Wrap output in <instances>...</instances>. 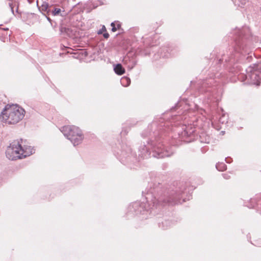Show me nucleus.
I'll return each mask as SVG.
<instances>
[{
  "instance_id": "9b49d317",
  "label": "nucleus",
  "mask_w": 261,
  "mask_h": 261,
  "mask_svg": "<svg viewBox=\"0 0 261 261\" xmlns=\"http://www.w3.org/2000/svg\"><path fill=\"white\" fill-rule=\"evenodd\" d=\"M123 64L127 65L129 69H132L136 65L135 62L133 59H130L128 57H125L123 61Z\"/></svg>"
},
{
  "instance_id": "412c9836",
  "label": "nucleus",
  "mask_w": 261,
  "mask_h": 261,
  "mask_svg": "<svg viewBox=\"0 0 261 261\" xmlns=\"http://www.w3.org/2000/svg\"><path fill=\"white\" fill-rule=\"evenodd\" d=\"M222 175H223L224 178L226 179H229V178H230V175L228 173H224Z\"/></svg>"
},
{
  "instance_id": "6ab92c4d",
  "label": "nucleus",
  "mask_w": 261,
  "mask_h": 261,
  "mask_svg": "<svg viewBox=\"0 0 261 261\" xmlns=\"http://www.w3.org/2000/svg\"><path fill=\"white\" fill-rule=\"evenodd\" d=\"M72 49L71 48H68L67 49V47H66V55H68L69 56V57H74V58H77V57L75 56L76 55V53H72L71 51Z\"/></svg>"
},
{
  "instance_id": "1a4fd4ad",
  "label": "nucleus",
  "mask_w": 261,
  "mask_h": 261,
  "mask_svg": "<svg viewBox=\"0 0 261 261\" xmlns=\"http://www.w3.org/2000/svg\"><path fill=\"white\" fill-rule=\"evenodd\" d=\"M182 129L183 131L181 132L180 134L179 133L178 135L181 140L183 141H185V139L186 137L190 136L191 135H192L195 130V128L189 125L188 126L186 125L183 126Z\"/></svg>"
},
{
  "instance_id": "6e6552de",
  "label": "nucleus",
  "mask_w": 261,
  "mask_h": 261,
  "mask_svg": "<svg viewBox=\"0 0 261 261\" xmlns=\"http://www.w3.org/2000/svg\"><path fill=\"white\" fill-rule=\"evenodd\" d=\"M52 14L58 17V20L60 21V35L64 36L65 33V12L64 8H55L52 11ZM64 37V36H63Z\"/></svg>"
},
{
  "instance_id": "2eb2a0df",
  "label": "nucleus",
  "mask_w": 261,
  "mask_h": 261,
  "mask_svg": "<svg viewBox=\"0 0 261 261\" xmlns=\"http://www.w3.org/2000/svg\"><path fill=\"white\" fill-rule=\"evenodd\" d=\"M211 82L210 81H207V80L206 81H204L202 82V83L201 84V86H200L199 87V91L201 92H204L205 91V90H204V88L207 86H209L208 85L209 84H211Z\"/></svg>"
},
{
  "instance_id": "7ed1b4c3",
  "label": "nucleus",
  "mask_w": 261,
  "mask_h": 261,
  "mask_svg": "<svg viewBox=\"0 0 261 261\" xmlns=\"http://www.w3.org/2000/svg\"><path fill=\"white\" fill-rule=\"evenodd\" d=\"M163 145L161 142L151 141L148 142L147 146L144 145L140 149L141 158L145 159L150 156V152L149 150L151 149L152 151V156L156 158H163L164 157L170 156L172 152L167 149L163 150L162 147Z\"/></svg>"
},
{
  "instance_id": "20e7f679",
  "label": "nucleus",
  "mask_w": 261,
  "mask_h": 261,
  "mask_svg": "<svg viewBox=\"0 0 261 261\" xmlns=\"http://www.w3.org/2000/svg\"><path fill=\"white\" fill-rule=\"evenodd\" d=\"M234 50L236 51H240L241 49H244V43L245 40L247 39L250 35V30L248 28L244 27L242 29H237L234 30Z\"/></svg>"
},
{
  "instance_id": "4468645a",
  "label": "nucleus",
  "mask_w": 261,
  "mask_h": 261,
  "mask_svg": "<svg viewBox=\"0 0 261 261\" xmlns=\"http://www.w3.org/2000/svg\"><path fill=\"white\" fill-rule=\"evenodd\" d=\"M121 83L124 87H127L130 84V80L127 77H123L121 80Z\"/></svg>"
},
{
  "instance_id": "f8f14e48",
  "label": "nucleus",
  "mask_w": 261,
  "mask_h": 261,
  "mask_svg": "<svg viewBox=\"0 0 261 261\" xmlns=\"http://www.w3.org/2000/svg\"><path fill=\"white\" fill-rule=\"evenodd\" d=\"M114 70L118 75H122L125 72V69L120 64H117L114 67Z\"/></svg>"
},
{
  "instance_id": "393cba45",
  "label": "nucleus",
  "mask_w": 261,
  "mask_h": 261,
  "mask_svg": "<svg viewBox=\"0 0 261 261\" xmlns=\"http://www.w3.org/2000/svg\"><path fill=\"white\" fill-rule=\"evenodd\" d=\"M47 20H48L49 21H50V22L51 21V19H50V18H49V17H47Z\"/></svg>"
},
{
  "instance_id": "f03ea898",
  "label": "nucleus",
  "mask_w": 261,
  "mask_h": 261,
  "mask_svg": "<svg viewBox=\"0 0 261 261\" xmlns=\"http://www.w3.org/2000/svg\"><path fill=\"white\" fill-rule=\"evenodd\" d=\"M183 192H172L169 193L166 198H160V199H156V198H153L151 199V203H147V207L145 204L144 205V204H142L140 205L139 208L138 210L139 212L140 213L142 212V211L144 212V207L145 210L148 211L149 209L152 208V207H150V205L152 204V207L157 206L158 205H174L178 204H181L182 202L185 201V200L183 199L182 201H181L180 197H182L181 194Z\"/></svg>"
},
{
  "instance_id": "f3484780",
  "label": "nucleus",
  "mask_w": 261,
  "mask_h": 261,
  "mask_svg": "<svg viewBox=\"0 0 261 261\" xmlns=\"http://www.w3.org/2000/svg\"><path fill=\"white\" fill-rule=\"evenodd\" d=\"M216 168L219 171H224L226 169V165L223 163H218L216 165Z\"/></svg>"
},
{
  "instance_id": "f257e3e1",
  "label": "nucleus",
  "mask_w": 261,
  "mask_h": 261,
  "mask_svg": "<svg viewBox=\"0 0 261 261\" xmlns=\"http://www.w3.org/2000/svg\"><path fill=\"white\" fill-rule=\"evenodd\" d=\"M25 110L17 105H7L1 113L0 119L6 123L15 124L24 117Z\"/></svg>"
},
{
  "instance_id": "dca6fc26",
  "label": "nucleus",
  "mask_w": 261,
  "mask_h": 261,
  "mask_svg": "<svg viewBox=\"0 0 261 261\" xmlns=\"http://www.w3.org/2000/svg\"><path fill=\"white\" fill-rule=\"evenodd\" d=\"M228 115L223 113L219 118V122L222 124H226L228 122Z\"/></svg>"
},
{
  "instance_id": "b1692460",
  "label": "nucleus",
  "mask_w": 261,
  "mask_h": 261,
  "mask_svg": "<svg viewBox=\"0 0 261 261\" xmlns=\"http://www.w3.org/2000/svg\"><path fill=\"white\" fill-rule=\"evenodd\" d=\"M139 203L138 202H136V203L134 204V207L135 208L138 207V206H139Z\"/></svg>"
},
{
  "instance_id": "5701e85b",
  "label": "nucleus",
  "mask_w": 261,
  "mask_h": 261,
  "mask_svg": "<svg viewBox=\"0 0 261 261\" xmlns=\"http://www.w3.org/2000/svg\"><path fill=\"white\" fill-rule=\"evenodd\" d=\"M103 36L104 38H105L107 39V38H109V33H108L106 32V33H105L103 34Z\"/></svg>"
},
{
  "instance_id": "a878e982",
  "label": "nucleus",
  "mask_w": 261,
  "mask_h": 261,
  "mask_svg": "<svg viewBox=\"0 0 261 261\" xmlns=\"http://www.w3.org/2000/svg\"><path fill=\"white\" fill-rule=\"evenodd\" d=\"M63 135L65 136V134L63 132Z\"/></svg>"
},
{
  "instance_id": "ddd939ff",
  "label": "nucleus",
  "mask_w": 261,
  "mask_h": 261,
  "mask_svg": "<svg viewBox=\"0 0 261 261\" xmlns=\"http://www.w3.org/2000/svg\"><path fill=\"white\" fill-rule=\"evenodd\" d=\"M233 2L236 6L243 8L246 5L248 0H233Z\"/></svg>"
},
{
  "instance_id": "4be33fe9",
  "label": "nucleus",
  "mask_w": 261,
  "mask_h": 261,
  "mask_svg": "<svg viewBox=\"0 0 261 261\" xmlns=\"http://www.w3.org/2000/svg\"><path fill=\"white\" fill-rule=\"evenodd\" d=\"M102 32H106V29L104 25H103L102 28H101V29L99 31L98 33L101 34Z\"/></svg>"
},
{
  "instance_id": "423d86ee",
  "label": "nucleus",
  "mask_w": 261,
  "mask_h": 261,
  "mask_svg": "<svg viewBox=\"0 0 261 261\" xmlns=\"http://www.w3.org/2000/svg\"><path fill=\"white\" fill-rule=\"evenodd\" d=\"M21 145L18 141H14L7 147L6 151L7 158L10 160L22 159Z\"/></svg>"
},
{
  "instance_id": "a211bd4d",
  "label": "nucleus",
  "mask_w": 261,
  "mask_h": 261,
  "mask_svg": "<svg viewBox=\"0 0 261 261\" xmlns=\"http://www.w3.org/2000/svg\"><path fill=\"white\" fill-rule=\"evenodd\" d=\"M111 25L112 27V31L113 32H116L121 27V24L119 23H117V26L116 27L115 23L112 22Z\"/></svg>"
},
{
  "instance_id": "aec40b11",
  "label": "nucleus",
  "mask_w": 261,
  "mask_h": 261,
  "mask_svg": "<svg viewBox=\"0 0 261 261\" xmlns=\"http://www.w3.org/2000/svg\"><path fill=\"white\" fill-rule=\"evenodd\" d=\"M48 9V4H44L41 6V9L42 11L45 12Z\"/></svg>"
},
{
  "instance_id": "9d476101",
  "label": "nucleus",
  "mask_w": 261,
  "mask_h": 261,
  "mask_svg": "<svg viewBox=\"0 0 261 261\" xmlns=\"http://www.w3.org/2000/svg\"><path fill=\"white\" fill-rule=\"evenodd\" d=\"M21 152L22 153V158H25L28 156H30L35 152V150L31 146H21Z\"/></svg>"
},
{
  "instance_id": "0eeeda50",
  "label": "nucleus",
  "mask_w": 261,
  "mask_h": 261,
  "mask_svg": "<svg viewBox=\"0 0 261 261\" xmlns=\"http://www.w3.org/2000/svg\"><path fill=\"white\" fill-rule=\"evenodd\" d=\"M246 71V79H249L252 84L259 85L261 81V67L253 65V66L249 67Z\"/></svg>"
},
{
  "instance_id": "39448f33",
  "label": "nucleus",
  "mask_w": 261,
  "mask_h": 261,
  "mask_svg": "<svg viewBox=\"0 0 261 261\" xmlns=\"http://www.w3.org/2000/svg\"><path fill=\"white\" fill-rule=\"evenodd\" d=\"M66 137L74 146L81 144L84 139L82 131L74 125L66 127Z\"/></svg>"
}]
</instances>
